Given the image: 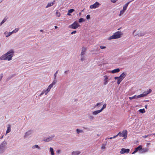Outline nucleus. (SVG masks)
Listing matches in <instances>:
<instances>
[{
  "label": "nucleus",
  "mask_w": 155,
  "mask_h": 155,
  "mask_svg": "<svg viewBox=\"0 0 155 155\" xmlns=\"http://www.w3.org/2000/svg\"><path fill=\"white\" fill-rule=\"evenodd\" d=\"M123 33L120 31H118L115 33L112 36L109 38L108 39L109 40H111V39H116L120 38Z\"/></svg>",
  "instance_id": "nucleus-1"
},
{
  "label": "nucleus",
  "mask_w": 155,
  "mask_h": 155,
  "mask_svg": "<svg viewBox=\"0 0 155 155\" xmlns=\"http://www.w3.org/2000/svg\"><path fill=\"white\" fill-rule=\"evenodd\" d=\"M14 53V52L12 50H10L6 53L7 60L8 61L11 60L12 59V58L13 57Z\"/></svg>",
  "instance_id": "nucleus-2"
},
{
  "label": "nucleus",
  "mask_w": 155,
  "mask_h": 155,
  "mask_svg": "<svg viewBox=\"0 0 155 155\" xmlns=\"http://www.w3.org/2000/svg\"><path fill=\"white\" fill-rule=\"evenodd\" d=\"M151 91V90L150 89L148 91L144 92L143 94L137 95V99L140 97H144L146 96L147 94L150 93Z\"/></svg>",
  "instance_id": "nucleus-3"
},
{
  "label": "nucleus",
  "mask_w": 155,
  "mask_h": 155,
  "mask_svg": "<svg viewBox=\"0 0 155 155\" xmlns=\"http://www.w3.org/2000/svg\"><path fill=\"white\" fill-rule=\"evenodd\" d=\"M19 28H16L12 32H9L8 33L7 32H4V34L5 35H6V37H8L12 34L14 33H16V32H18V31L19 30Z\"/></svg>",
  "instance_id": "nucleus-4"
},
{
  "label": "nucleus",
  "mask_w": 155,
  "mask_h": 155,
  "mask_svg": "<svg viewBox=\"0 0 155 155\" xmlns=\"http://www.w3.org/2000/svg\"><path fill=\"white\" fill-rule=\"evenodd\" d=\"M7 142L4 141L0 145V153H2L3 152L5 149V147L7 145Z\"/></svg>",
  "instance_id": "nucleus-5"
},
{
  "label": "nucleus",
  "mask_w": 155,
  "mask_h": 155,
  "mask_svg": "<svg viewBox=\"0 0 155 155\" xmlns=\"http://www.w3.org/2000/svg\"><path fill=\"white\" fill-rule=\"evenodd\" d=\"M119 133H120V137H124V138L125 139L127 137V131L126 130H124L122 132L120 131Z\"/></svg>",
  "instance_id": "nucleus-6"
},
{
  "label": "nucleus",
  "mask_w": 155,
  "mask_h": 155,
  "mask_svg": "<svg viewBox=\"0 0 155 155\" xmlns=\"http://www.w3.org/2000/svg\"><path fill=\"white\" fill-rule=\"evenodd\" d=\"M101 5V4L97 2H96L94 4L90 6L91 9H94L99 7Z\"/></svg>",
  "instance_id": "nucleus-7"
},
{
  "label": "nucleus",
  "mask_w": 155,
  "mask_h": 155,
  "mask_svg": "<svg viewBox=\"0 0 155 155\" xmlns=\"http://www.w3.org/2000/svg\"><path fill=\"white\" fill-rule=\"evenodd\" d=\"M79 26L77 22H75L72 25H70L69 27L71 28L75 29L77 28Z\"/></svg>",
  "instance_id": "nucleus-8"
},
{
  "label": "nucleus",
  "mask_w": 155,
  "mask_h": 155,
  "mask_svg": "<svg viewBox=\"0 0 155 155\" xmlns=\"http://www.w3.org/2000/svg\"><path fill=\"white\" fill-rule=\"evenodd\" d=\"M130 149H129L122 148L120 151L121 154H124L125 153H128L130 152Z\"/></svg>",
  "instance_id": "nucleus-9"
},
{
  "label": "nucleus",
  "mask_w": 155,
  "mask_h": 155,
  "mask_svg": "<svg viewBox=\"0 0 155 155\" xmlns=\"http://www.w3.org/2000/svg\"><path fill=\"white\" fill-rule=\"evenodd\" d=\"M54 137V135H52L49 136V137H47L45 139L44 141L46 142H48L51 140Z\"/></svg>",
  "instance_id": "nucleus-10"
},
{
  "label": "nucleus",
  "mask_w": 155,
  "mask_h": 155,
  "mask_svg": "<svg viewBox=\"0 0 155 155\" xmlns=\"http://www.w3.org/2000/svg\"><path fill=\"white\" fill-rule=\"evenodd\" d=\"M32 133V131L31 130H29L25 133V135L24 136L25 138L28 137V136L30 135Z\"/></svg>",
  "instance_id": "nucleus-11"
},
{
  "label": "nucleus",
  "mask_w": 155,
  "mask_h": 155,
  "mask_svg": "<svg viewBox=\"0 0 155 155\" xmlns=\"http://www.w3.org/2000/svg\"><path fill=\"white\" fill-rule=\"evenodd\" d=\"M115 80H117V84H119L121 81L123 80L121 78L119 77H114Z\"/></svg>",
  "instance_id": "nucleus-12"
},
{
  "label": "nucleus",
  "mask_w": 155,
  "mask_h": 155,
  "mask_svg": "<svg viewBox=\"0 0 155 155\" xmlns=\"http://www.w3.org/2000/svg\"><path fill=\"white\" fill-rule=\"evenodd\" d=\"M87 51V48L84 47H82L81 53V55H84L85 54Z\"/></svg>",
  "instance_id": "nucleus-13"
},
{
  "label": "nucleus",
  "mask_w": 155,
  "mask_h": 155,
  "mask_svg": "<svg viewBox=\"0 0 155 155\" xmlns=\"http://www.w3.org/2000/svg\"><path fill=\"white\" fill-rule=\"evenodd\" d=\"M104 84L105 85L107 84L108 82V78L107 76L105 75L104 76Z\"/></svg>",
  "instance_id": "nucleus-14"
},
{
  "label": "nucleus",
  "mask_w": 155,
  "mask_h": 155,
  "mask_svg": "<svg viewBox=\"0 0 155 155\" xmlns=\"http://www.w3.org/2000/svg\"><path fill=\"white\" fill-rule=\"evenodd\" d=\"M120 71V69L119 68H117L113 70L112 71H110V72L112 74H114L115 73H118Z\"/></svg>",
  "instance_id": "nucleus-15"
},
{
  "label": "nucleus",
  "mask_w": 155,
  "mask_h": 155,
  "mask_svg": "<svg viewBox=\"0 0 155 155\" xmlns=\"http://www.w3.org/2000/svg\"><path fill=\"white\" fill-rule=\"evenodd\" d=\"M148 151V149L147 148H142V149L141 150L140 152V153H143L146 152H147Z\"/></svg>",
  "instance_id": "nucleus-16"
},
{
  "label": "nucleus",
  "mask_w": 155,
  "mask_h": 155,
  "mask_svg": "<svg viewBox=\"0 0 155 155\" xmlns=\"http://www.w3.org/2000/svg\"><path fill=\"white\" fill-rule=\"evenodd\" d=\"M81 153L79 151H73L71 153V155H79Z\"/></svg>",
  "instance_id": "nucleus-17"
},
{
  "label": "nucleus",
  "mask_w": 155,
  "mask_h": 155,
  "mask_svg": "<svg viewBox=\"0 0 155 155\" xmlns=\"http://www.w3.org/2000/svg\"><path fill=\"white\" fill-rule=\"evenodd\" d=\"M6 54H5L0 57V60H7Z\"/></svg>",
  "instance_id": "nucleus-18"
},
{
  "label": "nucleus",
  "mask_w": 155,
  "mask_h": 155,
  "mask_svg": "<svg viewBox=\"0 0 155 155\" xmlns=\"http://www.w3.org/2000/svg\"><path fill=\"white\" fill-rule=\"evenodd\" d=\"M131 2V1H130L128 2L127 3L125 4L123 7V9L126 11L127 8L129 5V4Z\"/></svg>",
  "instance_id": "nucleus-19"
},
{
  "label": "nucleus",
  "mask_w": 155,
  "mask_h": 155,
  "mask_svg": "<svg viewBox=\"0 0 155 155\" xmlns=\"http://www.w3.org/2000/svg\"><path fill=\"white\" fill-rule=\"evenodd\" d=\"M11 125L8 124V127L6 131V134L9 133L11 131Z\"/></svg>",
  "instance_id": "nucleus-20"
},
{
  "label": "nucleus",
  "mask_w": 155,
  "mask_h": 155,
  "mask_svg": "<svg viewBox=\"0 0 155 155\" xmlns=\"http://www.w3.org/2000/svg\"><path fill=\"white\" fill-rule=\"evenodd\" d=\"M127 75V73L125 72L123 73L120 75L119 76L120 78H121L123 80L126 77Z\"/></svg>",
  "instance_id": "nucleus-21"
},
{
  "label": "nucleus",
  "mask_w": 155,
  "mask_h": 155,
  "mask_svg": "<svg viewBox=\"0 0 155 155\" xmlns=\"http://www.w3.org/2000/svg\"><path fill=\"white\" fill-rule=\"evenodd\" d=\"M102 111L100 110H97L93 112L92 114L94 115H96Z\"/></svg>",
  "instance_id": "nucleus-22"
},
{
  "label": "nucleus",
  "mask_w": 155,
  "mask_h": 155,
  "mask_svg": "<svg viewBox=\"0 0 155 155\" xmlns=\"http://www.w3.org/2000/svg\"><path fill=\"white\" fill-rule=\"evenodd\" d=\"M145 34V33L144 32H140L138 33L137 35H138L139 37H141L142 36H143ZM137 35H134V36Z\"/></svg>",
  "instance_id": "nucleus-23"
},
{
  "label": "nucleus",
  "mask_w": 155,
  "mask_h": 155,
  "mask_svg": "<svg viewBox=\"0 0 155 155\" xmlns=\"http://www.w3.org/2000/svg\"><path fill=\"white\" fill-rule=\"evenodd\" d=\"M54 1L52 2H50L48 3L47 6H46V8H48L50 7H51V6L53 5L54 4Z\"/></svg>",
  "instance_id": "nucleus-24"
},
{
  "label": "nucleus",
  "mask_w": 155,
  "mask_h": 155,
  "mask_svg": "<svg viewBox=\"0 0 155 155\" xmlns=\"http://www.w3.org/2000/svg\"><path fill=\"white\" fill-rule=\"evenodd\" d=\"M129 99L130 100H131L133 99H137V95H135L132 97H129Z\"/></svg>",
  "instance_id": "nucleus-25"
},
{
  "label": "nucleus",
  "mask_w": 155,
  "mask_h": 155,
  "mask_svg": "<svg viewBox=\"0 0 155 155\" xmlns=\"http://www.w3.org/2000/svg\"><path fill=\"white\" fill-rule=\"evenodd\" d=\"M142 148V146L141 145H140L138 147L136 148L135 149V150H136L137 152L139 150V153H140V152Z\"/></svg>",
  "instance_id": "nucleus-26"
},
{
  "label": "nucleus",
  "mask_w": 155,
  "mask_h": 155,
  "mask_svg": "<svg viewBox=\"0 0 155 155\" xmlns=\"http://www.w3.org/2000/svg\"><path fill=\"white\" fill-rule=\"evenodd\" d=\"M32 148L33 149L37 148L38 150H40L41 149L40 147L38 146V145L37 144L33 146L32 147Z\"/></svg>",
  "instance_id": "nucleus-27"
},
{
  "label": "nucleus",
  "mask_w": 155,
  "mask_h": 155,
  "mask_svg": "<svg viewBox=\"0 0 155 155\" xmlns=\"http://www.w3.org/2000/svg\"><path fill=\"white\" fill-rule=\"evenodd\" d=\"M49 150L51 153V155H54V152L53 149L52 147H50Z\"/></svg>",
  "instance_id": "nucleus-28"
},
{
  "label": "nucleus",
  "mask_w": 155,
  "mask_h": 155,
  "mask_svg": "<svg viewBox=\"0 0 155 155\" xmlns=\"http://www.w3.org/2000/svg\"><path fill=\"white\" fill-rule=\"evenodd\" d=\"M57 78H54V80L53 81V82H52V83L51 84L53 86H54L56 83L57 82Z\"/></svg>",
  "instance_id": "nucleus-29"
},
{
  "label": "nucleus",
  "mask_w": 155,
  "mask_h": 155,
  "mask_svg": "<svg viewBox=\"0 0 155 155\" xmlns=\"http://www.w3.org/2000/svg\"><path fill=\"white\" fill-rule=\"evenodd\" d=\"M94 119V116L92 115H90L89 116V119L91 121H93Z\"/></svg>",
  "instance_id": "nucleus-30"
},
{
  "label": "nucleus",
  "mask_w": 155,
  "mask_h": 155,
  "mask_svg": "<svg viewBox=\"0 0 155 155\" xmlns=\"http://www.w3.org/2000/svg\"><path fill=\"white\" fill-rule=\"evenodd\" d=\"M76 132L78 134H79L80 133H84V131L83 130L78 129H76Z\"/></svg>",
  "instance_id": "nucleus-31"
},
{
  "label": "nucleus",
  "mask_w": 155,
  "mask_h": 155,
  "mask_svg": "<svg viewBox=\"0 0 155 155\" xmlns=\"http://www.w3.org/2000/svg\"><path fill=\"white\" fill-rule=\"evenodd\" d=\"M81 60L82 61L86 60V57L85 55H81Z\"/></svg>",
  "instance_id": "nucleus-32"
},
{
  "label": "nucleus",
  "mask_w": 155,
  "mask_h": 155,
  "mask_svg": "<svg viewBox=\"0 0 155 155\" xmlns=\"http://www.w3.org/2000/svg\"><path fill=\"white\" fill-rule=\"evenodd\" d=\"M138 111L139 112L141 113L142 114L144 113L145 112V110L144 109V108L143 109H140Z\"/></svg>",
  "instance_id": "nucleus-33"
},
{
  "label": "nucleus",
  "mask_w": 155,
  "mask_h": 155,
  "mask_svg": "<svg viewBox=\"0 0 155 155\" xmlns=\"http://www.w3.org/2000/svg\"><path fill=\"white\" fill-rule=\"evenodd\" d=\"M53 85H52L51 84L48 87V88L47 89V90H48V91H50V89L52 87H53Z\"/></svg>",
  "instance_id": "nucleus-34"
},
{
  "label": "nucleus",
  "mask_w": 155,
  "mask_h": 155,
  "mask_svg": "<svg viewBox=\"0 0 155 155\" xmlns=\"http://www.w3.org/2000/svg\"><path fill=\"white\" fill-rule=\"evenodd\" d=\"M56 15L57 17H59L60 15V14L59 12H58V10L57 11L56 13Z\"/></svg>",
  "instance_id": "nucleus-35"
},
{
  "label": "nucleus",
  "mask_w": 155,
  "mask_h": 155,
  "mask_svg": "<svg viewBox=\"0 0 155 155\" xmlns=\"http://www.w3.org/2000/svg\"><path fill=\"white\" fill-rule=\"evenodd\" d=\"M125 12V11L123 10V9L122 10H121L120 12L119 16H120L121 15L123 14Z\"/></svg>",
  "instance_id": "nucleus-36"
},
{
  "label": "nucleus",
  "mask_w": 155,
  "mask_h": 155,
  "mask_svg": "<svg viewBox=\"0 0 155 155\" xmlns=\"http://www.w3.org/2000/svg\"><path fill=\"white\" fill-rule=\"evenodd\" d=\"M106 104H104L103 106L102 107L101 109V110L102 111L105 108H106Z\"/></svg>",
  "instance_id": "nucleus-37"
},
{
  "label": "nucleus",
  "mask_w": 155,
  "mask_h": 155,
  "mask_svg": "<svg viewBox=\"0 0 155 155\" xmlns=\"http://www.w3.org/2000/svg\"><path fill=\"white\" fill-rule=\"evenodd\" d=\"M7 18L6 17H5L3 20L1 21V22L3 24L7 20Z\"/></svg>",
  "instance_id": "nucleus-38"
},
{
  "label": "nucleus",
  "mask_w": 155,
  "mask_h": 155,
  "mask_svg": "<svg viewBox=\"0 0 155 155\" xmlns=\"http://www.w3.org/2000/svg\"><path fill=\"white\" fill-rule=\"evenodd\" d=\"M58 70H57L54 75V78H57V75L58 73Z\"/></svg>",
  "instance_id": "nucleus-39"
},
{
  "label": "nucleus",
  "mask_w": 155,
  "mask_h": 155,
  "mask_svg": "<svg viewBox=\"0 0 155 155\" xmlns=\"http://www.w3.org/2000/svg\"><path fill=\"white\" fill-rule=\"evenodd\" d=\"M106 145V144H103L102 145V146L101 147V149H105V148Z\"/></svg>",
  "instance_id": "nucleus-40"
},
{
  "label": "nucleus",
  "mask_w": 155,
  "mask_h": 155,
  "mask_svg": "<svg viewBox=\"0 0 155 155\" xmlns=\"http://www.w3.org/2000/svg\"><path fill=\"white\" fill-rule=\"evenodd\" d=\"M102 105V103H97L96 105L95 106V107H96V106H99Z\"/></svg>",
  "instance_id": "nucleus-41"
},
{
  "label": "nucleus",
  "mask_w": 155,
  "mask_h": 155,
  "mask_svg": "<svg viewBox=\"0 0 155 155\" xmlns=\"http://www.w3.org/2000/svg\"><path fill=\"white\" fill-rule=\"evenodd\" d=\"M84 19L83 18H80L79 19V22L81 23L84 21Z\"/></svg>",
  "instance_id": "nucleus-42"
},
{
  "label": "nucleus",
  "mask_w": 155,
  "mask_h": 155,
  "mask_svg": "<svg viewBox=\"0 0 155 155\" xmlns=\"http://www.w3.org/2000/svg\"><path fill=\"white\" fill-rule=\"evenodd\" d=\"M74 11V9H69L68 10V12H69V13H72Z\"/></svg>",
  "instance_id": "nucleus-43"
},
{
  "label": "nucleus",
  "mask_w": 155,
  "mask_h": 155,
  "mask_svg": "<svg viewBox=\"0 0 155 155\" xmlns=\"http://www.w3.org/2000/svg\"><path fill=\"white\" fill-rule=\"evenodd\" d=\"M49 91H48V90L47 89L46 90H44V94H45V95H47V94L48 93V92Z\"/></svg>",
  "instance_id": "nucleus-44"
},
{
  "label": "nucleus",
  "mask_w": 155,
  "mask_h": 155,
  "mask_svg": "<svg viewBox=\"0 0 155 155\" xmlns=\"http://www.w3.org/2000/svg\"><path fill=\"white\" fill-rule=\"evenodd\" d=\"M3 74L2 73L0 74V82L1 81L2 78L3 77Z\"/></svg>",
  "instance_id": "nucleus-45"
},
{
  "label": "nucleus",
  "mask_w": 155,
  "mask_h": 155,
  "mask_svg": "<svg viewBox=\"0 0 155 155\" xmlns=\"http://www.w3.org/2000/svg\"><path fill=\"white\" fill-rule=\"evenodd\" d=\"M100 48L101 49H104L106 48V46H100Z\"/></svg>",
  "instance_id": "nucleus-46"
},
{
  "label": "nucleus",
  "mask_w": 155,
  "mask_h": 155,
  "mask_svg": "<svg viewBox=\"0 0 155 155\" xmlns=\"http://www.w3.org/2000/svg\"><path fill=\"white\" fill-rule=\"evenodd\" d=\"M118 0H110L111 2L113 3H115Z\"/></svg>",
  "instance_id": "nucleus-47"
},
{
  "label": "nucleus",
  "mask_w": 155,
  "mask_h": 155,
  "mask_svg": "<svg viewBox=\"0 0 155 155\" xmlns=\"http://www.w3.org/2000/svg\"><path fill=\"white\" fill-rule=\"evenodd\" d=\"M44 90L41 93V94H40L39 96H41L43 94H44Z\"/></svg>",
  "instance_id": "nucleus-48"
},
{
  "label": "nucleus",
  "mask_w": 155,
  "mask_h": 155,
  "mask_svg": "<svg viewBox=\"0 0 155 155\" xmlns=\"http://www.w3.org/2000/svg\"><path fill=\"white\" fill-rule=\"evenodd\" d=\"M76 31H74L71 33V34L72 35L75 34V33H76Z\"/></svg>",
  "instance_id": "nucleus-49"
},
{
  "label": "nucleus",
  "mask_w": 155,
  "mask_h": 155,
  "mask_svg": "<svg viewBox=\"0 0 155 155\" xmlns=\"http://www.w3.org/2000/svg\"><path fill=\"white\" fill-rule=\"evenodd\" d=\"M149 136V135H144V136H143V138H146L147 137Z\"/></svg>",
  "instance_id": "nucleus-50"
},
{
  "label": "nucleus",
  "mask_w": 155,
  "mask_h": 155,
  "mask_svg": "<svg viewBox=\"0 0 155 155\" xmlns=\"http://www.w3.org/2000/svg\"><path fill=\"white\" fill-rule=\"evenodd\" d=\"M61 150H57V152L58 153H60V152H61Z\"/></svg>",
  "instance_id": "nucleus-51"
},
{
  "label": "nucleus",
  "mask_w": 155,
  "mask_h": 155,
  "mask_svg": "<svg viewBox=\"0 0 155 155\" xmlns=\"http://www.w3.org/2000/svg\"><path fill=\"white\" fill-rule=\"evenodd\" d=\"M68 71V70L65 71L64 72V74H67Z\"/></svg>",
  "instance_id": "nucleus-52"
},
{
  "label": "nucleus",
  "mask_w": 155,
  "mask_h": 155,
  "mask_svg": "<svg viewBox=\"0 0 155 155\" xmlns=\"http://www.w3.org/2000/svg\"><path fill=\"white\" fill-rule=\"evenodd\" d=\"M137 152L136 150L135 149V150L132 153V154H134L135 153H136Z\"/></svg>",
  "instance_id": "nucleus-53"
},
{
  "label": "nucleus",
  "mask_w": 155,
  "mask_h": 155,
  "mask_svg": "<svg viewBox=\"0 0 155 155\" xmlns=\"http://www.w3.org/2000/svg\"><path fill=\"white\" fill-rule=\"evenodd\" d=\"M107 139H113V138H112V137H110V138H106V140H107Z\"/></svg>",
  "instance_id": "nucleus-54"
},
{
  "label": "nucleus",
  "mask_w": 155,
  "mask_h": 155,
  "mask_svg": "<svg viewBox=\"0 0 155 155\" xmlns=\"http://www.w3.org/2000/svg\"><path fill=\"white\" fill-rule=\"evenodd\" d=\"M117 137V136L115 135V136H114L113 137H112V138H115Z\"/></svg>",
  "instance_id": "nucleus-55"
},
{
  "label": "nucleus",
  "mask_w": 155,
  "mask_h": 155,
  "mask_svg": "<svg viewBox=\"0 0 155 155\" xmlns=\"http://www.w3.org/2000/svg\"><path fill=\"white\" fill-rule=\"evenodd\" d=\"M90 18V15H88V16H87L88 19H89Z\"/></svg>",
  "instance_id": "nucleus-56"
},
{
  "label": "nucleus",
  "mask_w": 155,
  "mask_h": 155,
  "mask_svg": "<svg viewBox=\"0 0 155 155\" xmlns=\"http://www.w3.org/2000/svg\"><path fill=\"white\" fill-rule=\"evenodd\" d=\"M147 105H146L145 106V108L146 109H147Z\"/></svg>",
  "instance_id": "nucleus-57"
},
{
  "label": "nucleus",
  "mask_w": 155,
  "mask_h": 155,
  "mask_svg": "<svg viewBox=\"0 0 155 155\" xmlns=\"http://www.w3.org/2000/svg\"><path fill=\"white\" fill-rule=\"evenodd\" d=\"M120 133H118V134L117 135H116V136H117V137L118 136H120Z\"/></svg>",
  "instance_id": "nucleus-58"
},
{
  "label": "nucleus",
  "mask_w": 155,
  "mask_h": 155,
  "mask_svg": "<svg viewBox=\"0 0 155 155\" xmlns=\"http://www.w3.org/2000/svg\"><path fill=\"white\" fill-rule=\"evenodd\" d=\"M67 15H71L70 14V13H69V12H68L67 14Z\"/></svg>",
  "instance_id": "nucleus-59"
},
{
  "label": "nucleus",
  "mask_w": 155,
  "mask_h": 155,
  "mask_svg": "<svg viewBox=\"0 0 155 155\" xmlns=\"http://www.w3.org/2000/svg\"><path fill=\"white\" fill-rule=\"evenodd\" d=\"M3 136H4L3 135H2V137H1L0 138L1 139H2L3 138Z\"/></svg>",
  "instance_id": "nucleus-60"
},
{
  "label": "nucleus",
  "mask_w": 155,
  "mask_h": 155,
  "mask_svg": "<svg viewBox=\"0 0 155 155\" xmlns=\"http://www.w3.org/2000/svg\"><path fill=\"white\" fill-rule=\"evenodd\" d=\"M3 24L1 22L0 23V26H1L2 25V24Z\"/></svg>",
  "instance_id": "nucleus-61"
},
{
  "label": "nucleus",
  "mask_w": 155,
  "mask_h": 155,
  "mask_svg": "<svg viewBox=\"0 0 155 155\" xmlns=\"http://www.w3.org/2000/svg\"><path fill=\"white\" fill-rule=\"evenodd\" d=\"M54 28H55V29H56V28H58V27L57 26H54Z\"/></svg>",
  "instance_id": "nucleus-62"
},
{
  "label": "nucleus",
  "mask_w": 155,
  "mask_h": 155,
  "mask_svg": "<svg viewBox=\"0 0 155 155\" xmlns=\"http://www.w3.org/2000/svg\"><path fill=\"white\" fill-rule=\"evenodd\" d=\"M135 31H135V30H134V32H133V34H134V32H135Z\"/></svg>",
  "instance_id": "nucleus-63"
},
{
  "label": "nucleus",
  "mask_w": 155,
  "mask_h": 155,
  "mask_svg": "<svg viewBox=\"0 0 155 155\" xmlns=\"http://www.w3.org/2000/svg\"><path fill=\"white\" fill-rule=\"evenodd\" d=\"M40 31L41 32H42L43 31V30H41Z\"/></svg>",
  "instance_id": "nucleus-64"
}]
</instances>
